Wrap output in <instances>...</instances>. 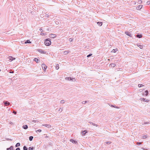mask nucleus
Returning a JSON list of instances; mask_svg holds the SVG:
<instances>
[{"label":"nucleus","instance_id":"1","mask_svg":"<svg viewBox=\"0 0 150 150\" xmlns=\"http://www.w3.org/2000/svg\"><path fill=\"white\" fill-rule=\"evenodd\" d=\"M45 45L47 46L50 45L51 44L50 39V38L46 39L45 42Z\"/></svg>","mask_w":150,"mask_h":150},{"label":"nucleus","instance_id":"2","mask_svg":"<svg viewBox=\"0 0 150 150\" xmlns=\"http://www.w3.org/2000/svg\"><path fill=\"white\" fill-rule=\"evenodd\" d=\"M65 79L69 81H76V79L75 78H72L71 77H66L65 78Z\"/></svg>","mask_w":150,"mask_h":150},{"label":"nucleus","instance_id":"3","mask_svg":"<svg viewBox=\"0 0 150 150\" xmlns=\"http://www.w3.org/2000/svg\"><path fill=\"white\" fill-rule=\"evenodd\" d=\"M56 37V35L54 34H51L50 35L49 37L51 38H54Z\"/></svg>","mask_w":150,"mask_h":150},{"label":"nucleus","instance_id":"4","mask_svg":"<svg viewBox=\"0 0 150 150\" xmlns=\"http://www.w3.org/2000/svg\"><path fill=\"white\" fill-rule=\"evenodd\" d=\"M42 66L43 69L44 70V71H45L47 68V66L45 64H42Z\"/></svg>","mask_w":150,"mask_h":150},{"label":"nucleus","instance_id":"5","mask_svg":"<svg viewBox=\"0 0 150 150\" xmlns=\"http://www.w3.org/2000/svg\"><path fill=\"white\" fill-rule=\"evenodd\" d=\"M125 33V34H126L128 36L130 37H132V34L129 32H126Z\"/></svg>","mask_w":150,"mask_h":150},{"label":"nucleus","instance_id":"6","mask_svg":"<svg viewBox=\"0 0 150 150\" xmlns=\"http://www.w3.org/2000/svg\"><path fill=\"white\" fill-rule=\"evenodd\" d=\"M38 52H40V53H43V54H44L46 53V52L45 51H43V50H42L40 49H38Z\"/></svg>","mask_w":150,"mask_h":150},{"label":"nucleus","instance_id":"7","mask_svg":"<svg viewBox=\"0 0 150 150\" xmlns=\"http://www.w3.org/2000/svg\"><path fill=\"white\" fill-rule=\"evenodd\" d=\"M4 104L6 106L9 105L10 104V103L7 101H4Z\"/></svg>","mask_w":150,"mask_h":150},{"label":"nucleus","instance_id":"8","mask_svg":"<svg viewBox=\"0 0 150 150\" xmlns=\"http://www.w3.org/2000/svg\"><path fill=\"white\" fill-rule=\"evenodd\" d=\"M70 141L72 143H74L75 144H77V142L75 140H74L73 139H70Z\"/></svg>","mask_w":150,"mask_h":150},{"label":"nucleus","instance_id":"9","mask_svg":"<svg viewBox=\"0 0 150 150\" xmlns=\"http://www.w3.org/2000/svg\"><path fill=\"white\" fill-rule=\"evenodd\" d=\"M8 58L10 60H11V61H12L13 59H15V58H13V57L11 56H9V57H8Z\"/></svg>","mask_w":150,"mask_h":150},{"label":"nucleus","instance_id":"10","mask_svg":"<svg viewBox=\"0 0 150 150\" xmlns=\"http://www.w3.org/2000/svg\"><path fill=\"white\" fill-rule=\"evenodd\" d=\"M142 5H139L137 7V8H136L137 9V10L140 9L142 8Z\"/></svg>","mask_w":150,"mask_h":150},{"label":"nucleus","instance_id":"11","mask_svg":"<svg viewBox=\"0 0 150 150\" xmlns=\"http://www.w3.org/2000/svg\"><path fill=\"white\" fill-rule=\"evenodd\" d=\"M22 127L24 129H28V126L27 125H23L22 126Z\"/></svg>","mask_w":150,"mask_h":150},{"label":"nucleus","instance_id":"12","mask_svg":"<svg viewBox=\"0 0 150 150\" xmlns=\"http://www.w3.org/2000/svg\"><path fill=\"white\" fill-rule=\"evenodd\" d=\"M89 122V123H90L93 126H96V127L98 126V125H97L94 124L92 122Z\"/></svg>","mask_w":150,"mask_h":150},{"label":"nucleus","instance_id":"13","mask_svg":"<svg viewBox=\"0 0 150 150\" xmlns=\"http://www.w3.org/2000/svg\"><path fill=\"white\" fill-rule=\"evenodd\" d=\"M43 125L48 128L50 127H51V125H50L45 124Z\"/></svg>","mask_w":150,"mask_h":150},{"label":"nucleus","instance_id":"14","mask_svg":"<svg viewBox=\"0 0 150 150\" xmlns=\"http://www.w3.org/2000/svg\"><path fill=\"white\" fill-rule=\"evenodd\" d=\"M87 132L86 131L84 130V131H82L81 133H82L83 135H84Z\"/></svg>","mask_w":150,"mask_h":150},{"label":"nucleus","instance_id":"15","mask_svg":"<svg viewBox=\"0 0 150 150\" xmlns=\"http://www.w3.org/2000/svg\"><path fill=\"white\" fill-rule=\"evenodd\" d=\"M69 52V51H68V50L65 51L63 52V54H64V55L67 54H68Z\"/></svg>","mask_w":150,"mask_h":150},{"label":"nucleus","instance_id":"16","mask_svg":"<svg viewBox=\"0 0 150 150\" xmlns=\"http://www.w3.org/2000/svg\"><path fill=\"white\" fill-rule=\"evenodd\" d=\"M13 146H11L9 148L7 149V150H13Z\"/></svg>","mask_w":150,"mask_h":150},{"label":"nucleus","instance_id":"17","mask_svg":"<svg viewBox=\"0 0 150 150\" xmlns=\"http://www.w3.org/2000/svg\"><path fill=\"white\" fill-rule=\"evenodd\" d=\"M136 36L137 37L139 38H141L142 37V35H139V34H137Z\"/></svg>","mask_w":150,"mask_h":150},{"label":"nucleus","instance_id":"18","mask_svg":"<svg viewBox=\"0 0 150 150\" xmlns=\"http://www.w3.org/2000/svg\"><path fill=\"white\" fill-rule=\"evenodd\" d=\"M97 24L99 26H101L102 25V23L101 22H98Z\"/></svg>","mask_w":150,"mask_h":150},{"label":"nucleus","instance_id":"19","mask_svg":"<svg viewBox=\"0 0 150 150\" xmlns=\"http://www.w3.org/2000/svg\"><path fill=\"white\" fill-rule=\"evenodd\" d=\"M117 51V49H114L112 50V52H114V53L116 52Z\"/></svg>","mask_w":150,"mask_h":150},{"label":"nucleus","instance_id":"20","mask_svg":"<svg viewBox=\"0 0 150 150\" xmlns=\"http://www.w3.org/2000/svg\"><path fill=\"white\" fill-rule=\"evenodd\" d=\"M33 136H30L29 137V140L30 141H31L33 139Z\"/></svg>","mask_w":150,"mask_h":150},{"label":"nucleus","instance_id":"21","mask_svg":"<svg viewBox=\"0 0 150 150\" xmlns=\"http://www.w3.org/2000/svg\"><path fill=\"white\" fill-rule=\"evenodd\" d=\"M31 43V42H30L29 40H27L26 41H25V44H26V43Z\"/></svg>","mask_w":150,"mask_h":150},{"label":"nucleus","instance_id":"22","mask_svg":"<svg viewBox=\"0 0 150 150\" xmlns=\"http://www.w3.org/2000/svg\"><path fill=\"white\" fill-rule=\"evenodd\" d=\"M20 146V143H17L16 144V145H15V146H16V147H18V146Z\"/></svg>","mask_w":150,"mask_h":150},{"label":"nucleus","instance_id":"23","mask_svg":"<svg viewBox=\"0 0 150 150\" xmlns=\"http://www.w3.org/2000/svg\"><path fill=\"white\" fill-rule=\"evenodd\" d=\"M111 143V142H105V144H110Z\"/></svg>","mask_w":150,"mask_h":150},{"label":"nucleus","instance_id":"24","mask_svg":"<svg viewBox=\"0 0 150 150\" xmlns=\"http://www.w3.org/2000/svg\"><path fill=\"white\" fill-rule=\"evenodd\" d=\"M147 137V136L146 135H144L141 138L142 139H145Z\"/></svg>","mask_w":150,"mask_h":150},{"label":"nucleus","instance_id":"25","mask_svg":"<svg viewBox=\"0 0 150 150\" xmlns=\"http://www.w3.org/2000/svg\"><path fill=\"white\" fill-rule=\"evenodd\" d=\"M110 65L111 66V67H114L115 66V64L114 63H112L110 64Z\"/></svg>","mask_w":150,"mask_h":150},{"label":"nucleus","instance_id":"26","mask_svg":"<svg viewBox=\"0 0 150 150\" xmlns=\"http://www.w3.org/2000/svg\"><path fill=\"white\" fill-rule=\"evenodd\" d=\"M28 149V148L26 146H25L23 147V150H27Z\"/></svg>","mask_w":150,"mask_h":150},{"label":"nucleus","instance_id":"27","mask_svg":"<svg viewBox=\"0 0 150 150\" xmlns=\"http://www.w3.org/2000/svg\"><path fill=\"white\" fill-rule=\"evenodd\" d=\"M34 61L35 62H38V59L37 58H35L34 59Z\"/></svg>","mask_w":150,"mask_h":150},{"label":"nucleus","instance_id":"28","mask_svg":"<svg viewBox=\"0 0 150 150\" xmlns=\"http://www.w3.org/2000/svg\"><path fill=\"white\" fill-rule=\"evenodd\" d=\"M145 93H146L145 95H146V96H147L148 94V90H146L145 91Z\"/></svg>","mask_w":150,"mask_h":150},{"label":"nucleus","instance_id":"29","mask_svg":"<svg viewBox=\"0 0 150 150\" xmlns=\"http://www.w3.org/2000/svg\"><path fill=\"white\" fill-rule=\"evenodd\" d=\"M33 149L34 148L33 147H30L28 149V150H33Z\"/></svg>","mask_w":150,"mask_h":150},{"label":"nucleus","instance_id":"30","mask_svg":"<svg viewBox=\"0 0 150 150\" xmlns=\"http://www.w3.org/2000/svg\"><path fill=\"white\" fill-rule=\"evenodd\" d=\"M59 69V64H57L56 67V69L57 70Z\"/></svg>","mask_w":150,"mask_h":150},{"label":"nucleus","instance_id":"31","mask_svg":"<svg viewBox=\"0 0 150 150\" xmlns=\"http://www.w3.org/2000/svg\"><path fill=\"white\" fill-rule=\"evenodd\" d=\"M65 101L64 100H62L60 101V103H65Z\"/></svg>","mask_w":150,"mask_h":150},{"label":"nucleus","instance_id":"32","mask_svg":"<svg viewBox=\"0 0 150 150\" xmlns=\"http://www.w3.org/2000/svg\"><path fill=\"white\" fill-rule=\"evenodd\" d=\"M32 122H38V120H33L32 121Z\"/></svg>","mask_w":150,"mask_h":150},{"label":"nucleus","instance_id":"33","mask_svg":"<svg viewBox=\"0 0 150 150\" xmlns=\"http://www.w3.org/2000/svg\"><path fill=\"white\" fill-rule=\"evenodd\" d=\"M87 101H83L82 102V103L83 104H85L87 103Z\"/></svg>","mask_w":150,"mask_h":150},{"label":"nucleus","instance_id":"34","mask_svg":"<svg viewBox=\"0 0 150 150\" xmlns=\"http://www.w3.org/2000/svg\"><path fill=\"white\" fill-rule=\"evenodd\" d=\"M143 85L142 84H139L138 85V86L139 87H142V86H143Z\"/></svg>","mask_w":150,"mask_h":150},{"label":"nucleus","instance_id":"35","mask_svg":"<svg viewBox=\"0 0 150 150\" xmlns=\"http://www.w3.org/2000/svg\"><path fill=\"white\" fill-rule=\"evenodd\" d=\"M6 140H7V141H12V139H8V138H6Z\"/></svg>","mask_w":150,"mask_h":150},{"label":"nucleus","instance_id":"36","mask_svg":"<svg viewBox=\"0 0 150 150\" xmlns=\"http://www.w3.org/2000/svg\"><path fill=\"white\" fill-rule=\"evenodd\" d=\"M92 54H89L87 56V57H89L91 56H92Z\"/></svg>","mask_w":150,"mask_h":150},{"label":"nucleus","instance_id":"37","mask_svg":"<svg viewBox=\"0 0 150 150\" xmlns=\"http://www.w3.org/2000/svg\"><path fill=\"white\" fill-rule=\"evenodd\" d=\"M111 107H114V108H118V107L115 106H114L112 105H111Z\"/></svg>","mask_w":150,"mask_h":150},{"label":"nucleus","instance_id":"38","mask_svg":"<svg viewBox=\"0 0 150 150\" xmlns=\"http://www.w3.org/2000/svg\"><path fill=\"white\" fill-rule=\"evenodd\" d=\"M41 131H42V130L41 129H38V130H37V131H36V132H41Z\"/></svg>","mask_w":150,"mask_h":150},{"label":"nucleus","instance_id":"39","mask_svg":"<svg viewBox=\"0 0 150 150\" xmlns=\"http://www.w3.org/2000/svg\"><path fill=\"white\" fill-rule=\"evenodd\" d=\"M69 40L70 42H71L73 40V39L72 38H70L69 39Z\"/></svg>","mask_w":150,"mask_h":150},{"label":"nucleus","instance_id":"40","mask_svg":"<svg viewBox=\"0 0 150 150\" xmlns=\"http://www.w3.org/2000/svg\"><path fill=\"white\" fill-rule=\"evenodd\" d=\"M9 123L11 125H13V123L11 121H10Z\"/></svg>","mask_w":150,"mask_h":150},{"label":"nucleus","instance_id":"41","mask_svg":"<svg viewBox=\"0 0 150 150\" xmlns=\"http://www.w3.org/2000/svg\"><path fill=\"white\" fill-rule=\"evenodd\" d=\"M137 46H138V47H139L140 46H142V47H143V46L141 45H139L137 44Z\"/></svg>","mask_w":150,"mask_h":150},{"label":"nucleus","instance_id":"42","mask_svg":"<svg viewBox=\"0 0 150 150\" xmlns=\"http://www.w3.org/2000/svg\"><path fill=\"white\" fill-rule=\"evenodd\" d=\"M9 72L10 73H14V72L13 71H12L11 70H10Z\"/></svg>","mask_w":150,"mask_h":150},{"label":"nucleus","instance_id":"43","mask_svg":"<svg viewBox=\"0 0 150 150\" xmlns=\"http://www.w3.org/2000/svg\"><path fill=\"white\" fill-rule=\"evenodd\" d=\"M59 111H61V112L62 111V108H60L59 110Z\"/></svg>","mask_w":150,"mask_h":150},{"label":"nucleus","instance_id":"44","mask_svg":"<svg viewBox=\"0 0 150 150\" xmlns=\"http://www.w3.org/2000/svg\"><path fill=\"white\" fill-rule=\"evenodd\" d=\"M45 16L46 18H48L49 17V16L48 14H46Z\"/></svg>","mask_w":150,"mask_h":150},{"label":"nucleus","instance_id":"45","mask_svg":"<svg viewBox=\"0 0 150 150\" xmlns=\"http://www.w3.org/2000/svg\"><path fill=\"white\" fill-rule=\"evenodd\" d=\"M137 144H141V142H137Z\"/></svg>","mask_w":150,"mask_h":150},{"label":"nucleus","instance_id":"46","mask_svg":"<svg viewBox=\"0 0 150 150\" xmlns=\"http://www.w3.org/2000/svg\"><path fill=\"white\" fill-rule=\"evenodd\" d=\"M16 150H20V149L19 148H17Z\"/></svg>","mask_w":150,"mask_h":150},{"label":"nucleus","instance_id":"47","mask_svg":"<svg viewBox=\"0 0 150 150\" xmlns=\"http://www.w3.org/2000/svg\"><path fill=\"white\" fill-rule=\"evenodd\" d=\"M13 113L15 114H16V112L14 111L13 112Z\"/></svg>","mask_w":150,"mask_h":150},{"label":"nucleus","instance_id":"48","mask_svg":"<svg viewBox=\"0 0 150 150\" xmlns=\"http://www.w3.org/2000/svg\"><path fill=\"white\" fill-rule=\"evenodd\" d=\"M142 149L144 150H150L147 149H144V148H142Z\"/></svg>","mask_w":150,"mask_h":150},{"label":"nucleus","instance_id":"49","mask_svg":"<svg viewBox=\"0 0 150 150\" xmlns=\"http://www.w3.org/2000/svg\"><path fill=\"white\" fill-rule=\"evenodd\" d=\"M148 123V122H144V124H143L142 125H144V124H147Z\"/></svg>","mask_w":150,"mask_h":150},{"label":"nucleus","instance_id":"50","mask_svg":"<svg viewBox=\"0 0 150 150\" xmlns=\"http://www.w3.org/2000/svg\"><path fill=\"white\" fill-rule=\"evenodd\" d=\"M147 4H150V2H149V1H148L147 2Z\"/></svg>","mask_w":150,"mask_h":150},{"label":"nucleus","instance_id":"51","mask_svg":"<svg viewBox=\"0 0 150 150\" xmlns=\"http://www.w3.org/2000/svg\"><path fill=\"white\" fill-rule=\"evenodd\" d=\"M139 2L140 3H142V1L141 0H139Z\"/></svg>","mask_w":150,"mask_h":150},{"label":"nucleus","instance_id":"52","mask_svg":"<svg viewBox=\"0 0 150 150\" xmlns=\"http://www.w3.org/2000/svg\"><path fill=\"white\" fill-rule=\"evenodd\" d=\"M44 35V33H41V35Z\"/></svg>","mask_w":150,"mask_h":150},{"label":"nucleus","instance_id":"53","mask_svg":"<svg viewBox=\"0 0 150 150\" xmlns=\"http://www.w3.org/2000/svg\"><path fill=\"white\" fill-rule=\"evenodd\" d=\"M39 30H40V31L42 32V30L41 28H40Z\"/></svg>","mask_w":150,"mask_h":150},{"label":"nucleus","instance_id":"54","mask_svg":"<svg viewBox=\"0 0 150 150\" xmlns=\"http://www.w3.org/2000/svg\"><path fill=\"white\" fill-rule=\"evenodd\" d=\"M140 99L141 100H142L143 99L144 100H145L144 99V98H141Z\"/></svg>","mask_w":150,"mask_h":150},{"label":"nucleus","instance_id":"55","mask_svg":"<svg viewBox=\"0 0 150 150\" xmlns=\"http://www.w3.org/2000/svg\"><path fill=\"white\" fill-rule=\"evenodd\" d=\"M139 47L141 49H142V46H140Z\"/></svg>","mask_w":150,"mask_h":150},{"label":"nucleus","instance_id":"56","mask_svg":"<svg viewBox=\"0 0 150 150\" xmlns=\"http://www.w3.org/2000/svg\"><path fill=\"white\" fill-rule=\"evenodd\" d=\"M144 101H145V102H146V101L147 100H144Z\"/></svg>","mask_w":150,"mask_h":150},{"label":"nucleus","instance_id":"57","mask_svg":"<svg viewBox=\"0 0 150 150\" xmlns=\"http://www.w3.org/2000/svg\"><path fill=\"white\" fill-rule=\"evenodd\" d=\"M1 71V69H0V71Z\"/></svg>","mask_w":150,"mask_h":150}]
</instances>
